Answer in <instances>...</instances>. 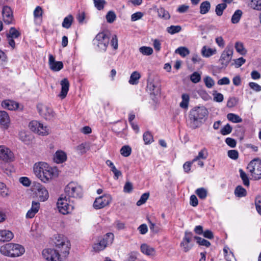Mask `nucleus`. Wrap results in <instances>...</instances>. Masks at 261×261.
Wrapping results in <instances>:
<instances>
[{"instance_id": "1", "label": "nucleus", "mask_w": 261, "mask_h": 261, "mask_svg": "<svg viewBox=\"0 0 261 261\" xmlns=\"http://www.w3.org/2000/svg\"><path fill=\"white\" fill-rule=\"evenodd\" d=\"M54 244L56 249H44L42 252L43 258L47 261H63L69 254L70 244L63 235L55 236Z\"/></svg>"}, {"instance_id": "2", "label": "nucleus", "mask_w": 261, "mask_h": 261, "mask_svg": "<svg viewBox=\"0 0 261 261\" xmlns=\"http://www.w3.org/2000/svg\"><path fill=\"white\" fill-rule=\"evenodd\" d=\"M208 115V111L204 107H198L193 109L189 114L191 126L195 129L202 123Z\"/></svg>"}, {"instance_id": "3", "label": "nucleus", "mask_w": 261, "mask_h": 261, "mask_svg": "<svg viewBox=\"0 0 261 261\" xmlns=\"http://www.w3.org/2000/svg\"><path fill=\"white\" fill-rule=\"evenodd\" d=\"M0 252L5 256L15 257L22 255L25 249L18 244L8 243L1 247Z\"/></svg>"}, {"instance_id": "4", "label": "nucleus", "mask_w": 261, "mask_h": 261, "mask_svg": "<svg viewBox=\"0 0 261 261\" xmlns=\"http://www.w3.org/2000/svg\"><path fill=\"white\" fill-rule=\"evenodd\" d=\"M65 193L64 196H66L69 199V202H73V199H78L82 197L83 189L80 185L71 182L66 186Z\"/></svg>"}, {"instance_id": "5", "label": "nucleus", "mask_w": 261, "mask_h": 261, "mask_svg": "<svg viewBox=\"0 0 261 261\" xmlns=\"http://www.w3.org/2000/svg\"><path fill=\"white\" fill-rule=\"evenodd\" d=\"M110 34L109 32L99 33L94 39V44L100 49L106 51L109 44Z\"/></svg>"}, {"instance_id": "6", "label": "nucleus", "mask_w": 261, "mask_h": 261, "mask_svg": "<svg viewBox=\"0 0 261 261\" xmlns=\"http://www.w3.org/2000/svg\"><path fill=\"white\" fill-rule=\"evenodd\" d=\"M247 169L254 179L261 178V160L258 159L252 160L248 165Z\"/></svg>"}, {"instance_id": "7", "label": "nucleus", "mask_w": 261, "mask_h": 261, "mask_svg": "<svg viewBox=\"0 0 261 261\" xmlns=\"http://www.w3.org/2000/svg\"><path fill=\"white\" fill-rule=\"evenodd\" d=\"M70 202H69V199L66 196H64L63 194L61 195L57 203L59 212L63 215L68 214L73 208V206L70 203Z\"/></svg>"}, {"instance_id": "8", "label": "nucleus", "mask_w": 261, "mask_h": 261, "mask_svg": "<svg viewBox=\"0 0 261 261\" xmlns=\"http://www.w3.org/2000/svg\"><path fill=\"white\" fill-rule=\"evenodd\" d=\"M29 126L32 131L39 135H47L50 132V129L47 126H44L43 124L37 121L30 122Z\"/></svg>"}, {"instance_id": "9", "label": "nucleus", "mask_w": 261, "mask_h": 261, "mask_svg": "<svg viewBox=\"0 0 261 261\" xmlns=\"http://www.w3.org/2000/svg\"><path fill=\"white\" fill-rule=\"evenodd\" d=\"M114 234L112 233H108L104 238L100 240L99 243L95 244L93 249L95 251H99L104 249L108 243H112L114 240Z\"/></svg>"}, {"instance_id": "10", "label": "nucleus", "mask_w": 261, "mask_h": 261, "mask_svg": "<svg viewBox=\"0 0 261 261\" xmlns=\"http://www.w3.org/2000/svg\"><path fill=\"white\" fill-rule=\"evenodd\" d=\"M112 201V197L109 195H103L96 198L93 203L95 209H100L108 205Z\"/></svg>"}, {"instance_id": "11", "label": "nucleus", "mask_w": 261, "mask_h": 261, "mask_svg": "<svg viewBox=\"0 0 261 261\" xmlns=\"http://www.w3.org/2000/svg\"><path fill=\"white\" fill-rule=\"evenodd\" d=\"M37 109L40 115L46 120H51L55 117V114L53 109L46 106L39 104L37 106Z\"/></svg>"}, {"instance_id": "12", "label": "nucleus", "mask_w": 261, "mask_h": 261, "mask_svg": "<svg viewBox=\"0 0 261 261\" xmlns=\"http://www.w3.org/2000/svg\"><path fill=\"white\" fill-rule=\"evenodd\" d=\"M233 54V49L231 47H226L221 54L219 61L222 65V68L226 67L231 60Z\"/></svg>"}, {"instance_id": "13", "label": "nucleus", "mask_w": 261, "mask_h": 261, "mask_svg": "<svg viewBox=\"0 0 261 261\" xmlns=\"http://www.w3.org/2000/svg\"><path fill=\"white\" fill-rule=\"evenodd\" d=\"M37 197L41 201H44L48 198L47 190L42 185L38 183L35 185L33 188Z\"/></svg>"}, {"instance_id": "14", "label": "nucleus", "mask_w": 261, "mask_h": 261, "mask_svg": "<svg viewBox=\"0 0 261 261\" xmlns=\"http://www.w3.org/2000/svg\"><path fill=\"white\" fill-rule=\"evenodd\" d=\"M193 233L191 232L186 231L185 233L183 240L180 243V246L182 247L185 252L189 251L193 246V245L190 244L193 238Z\"/></svg>"}, {"instance_id": "15", "label": "nucleus", "mask_w": 261, "mask_h": 261, "mask_svg": "<svg viewBox=\"0 0 261 261\" xmlns=\"http://www.w3.org/2000/svg\"><path fill=\"white\" fill-rule=\"evenodd\" d=\"M2 15L3 20L6 24H10L13 23L14 20L13 11L9 6H5L3 7Z\"/></svg>"}, {"instance_id": "16", "label": "nucleus", "mask_w": 261, "mask_h": 261, "mask_svg": "<svg viewBox=\"0 0 261 261\" xmlns=\"http://www.w3.org/2000/svg\"><path fill=\"white\" fill-rule=\"evenodd\" d=\"M48 64L50 69L54 71H58L63 68V64L61 61H56L53 55H49Z\"/></svg>"}, {"instance_id": "17", "label": "nucleus", "mask_w": 261, "mask_h": 261, "mask_svg": "<svg viewBox=\"0 0 261 261\" xmlns=\"http://www.w3.org/2000/svg\"><path fill=\"white\" fill-rule=\"evenodd\" d=\"M13 157L11 151L4 146H0V160L5 162L11 161Z\"/></svg>"}, {"instance_id": "18", "label": "nucleus", "mask_w": 261, "mask_h": 261, "mask_svg": "<svg viewBox=\"0 0 261 261\" xmlns=\"http://www.w3.org/2000/svg\"><path fill=\"white\" fill-rule=\"evenodd\" d=\"M53 169L47 165V168L44 169L43 172L41 174V176L38 177L40 180L44 182H47L51 179L53 176Z\"/></svg>"}, {"instance_id": "19", "label": "nucleus", "mask_w": 261, "mask_h": 261, "mask_svg": "<svg viewBox=\"0 0 261 261\" xmlns=\"http://www.w3.org/2000/svg\"><path fill=\"white\" fill-rule=\"evenodd\" d=\"M61 91L59 96L64 99L66 97L69 90V83L67 79L64 78L61 81Z\"/></svg>"}, {"instance_id": "20", "label": "nucleus", "mask_w": 261, "mask_h": 261, "mask_svg": "<svg viewBox=\"0 0 261 261\" xmlns=\"http://www.w3.org/2000/svg\"><path fill=\"white\" fill-rule=\"evenodd\" d=\"M40 208V203L38 202L33 201L32 203V207L29 210L27 214L26 217L27 218H33L35 214L38 212Z\"/></svg>"}, {"instance_id": "21", "label": "nucleus", "mask_w": 261, "mask_h": 261, "mask_svg": "<svg viewBox=\"0 0 261 261\" xmlns=\"http://www.w3.org/2000/svg\"><path fill=\"white\" fill-rule=\"evenodd\" d=\"M47 163L44 162H39L34 165V171L38 177L41 176V174L43 172L44 169L47 168Z\"/></svg>"}, {"instance_id": "22", "label": "nucleus", "mask_w": 261, "mask_h": 261, "mask_svg": "<svg viewBox=\"0 0 261 261\" xmlns=\"http://www.w3.org/2000/svg\"><path fill=\"white\" fill-rule=\"evenodd\" d=\"M13 237V233L9 230H0V242H8L10 241Z\"/></svg>"}, {"instance_id": "23", "label": "nucleus", "mask_w": 261, "mask_h": 261, "mask_svg": "<svg viewBox=\"0 0 261 261\" xmlns=\"http://www.w3.org/2000/svg\"><path fill=\"white\" fill-rule=\"evenodd\" d=\"M2 107L9 110H15L18 108V103L11 100H4L2 102Z\"/></svg>"}, {"instance_id": "24", "label": "nucleus", "mask_w": 261, "mask_h": 261, "mask_svg": "<svg viewBox=\"0 0 261 261\" xmlns=\"http://www.w3.org/2000/svg\"><path fill=\"white\" fill-rule=\"evenodd\" d=\"M19 139L25 144H30L32 140V136L29 133L21 130L19 133Z\"/></svg>"}, {"instance_id": "25", "label": "nucleus", "mask_w": 261, "mask_h": 261, "mask_svg": "<svg viewBox=\"0 0 261 261\" xmlns=\"http://www.w3.org/2000/svg\"><path fill=\"white\" fill-rule=\"evenodd\" d=\"M66 154L63 151H57L54 160L57 163H62L66 160Z\"/></svg>"}, {"instance_id": "26", "label": "nucleus", "mask_w": 261, "mask_h": 261, "mask_svg": "<svg viewBox=\"0 0 261 261\" xmlns=\"http://www.w3.org/2000/svg\"><path fill=\"white\" fill-rule=\"evenodd\" d=\"M141 250L142 252L147 255H154L155 251L154 248L151 247L147 244H144L141 246Z\"/></svg>"}, {"instance_id": "27", "label": "nucleus", "mask_w": 261, "mask_h": 261, "mask_svg": "<svg viewBox=\"0 0 261 261\" xmlns=\"http://www.w3.org/2000/svg\"><path fill=\"white\" fill-rule=\"evenodd\" d=\"M147 88L149 89L151 94L154 95H157L160 93L159 87L155 85L152 82L148 81Z\"/></svg>"}, {"instance_id": "28", "label": "nucleus", "mask_w": 261, "mask_h": 261, "mask_svg": "<svg viewBox=\"0 0 261 261\" xmlns=\"http://www.w3.org/2000/svg\"><path fill=\"white\" fill-rule=\"evenodd\" d=\"M10 122V118L5 111H0V124L7 125Z\"/></svg>"}, {"instance_id": "29", "label": "nucleus", "mask_w": 261, "mask_h": 261, "mask_svg": "<svg viewBox=\"0 0 261 261\" xmlns=\"http://www.w3.org/2000/svg\"><path fill=\"white\" fill-rule=\"evenodd\" d=\"M211 8V4L208 1H204L201 3L200 5V13L205 14L208 12Z\"/></svg>"}, {"instance_id": "30", "label": "nucleus", "mask_w": 261, "mask_h": 261, "mask_svg": "<svg viewBox=\"0 0 261 261\" xmlns=\"http://www.w3.org/2000/svg\"><path fill=\"white\" fill-rule=\"evenodd\" d=\"M20 36V33L14 27H11L9 32L6 34L7 38H17Z\"/></svg>"}, {"instance_id": "31", "label": "nucleus", "mask_w": 261, "mask_h": 261, "mask_svg": "<svg viewBox=\"0 0 261 261\" xmlns=\"http://www.w3.org/2000/svg\"><path fill=\"white\" fill-rule=\"evenodd\" d=\"M234 195L238 197H245L247 195V191L241 186H238L234 192Z\"/></svg>"}, {"instance_id": "32", "label": "nucleus", "mask_w": 261, "mask_h": 261, "mask_svg": "<svg viewBox=\"0 0 261 261\" xmlns=\"http://www.w3.org/2000/svg\"><path fill=\"white\" fill-rule=\"evenodd\" d=\"M182 101L179 104L180 108L187 109L188 108V105L189 102V95L188 94L184 93L181 95Z\"/></svg>"}, {"instance_id": "33", "label": "nucleus", "mask_w": 261, "mask_h": 261, "mask_svg": "<svg viewBox=\"0 0 261 261\" xmlns=\"http://www.w3.org/2000/svg\"><path fill=\"white\" fill-rule=\"evenodd\" d=\"M216 49L207 48L206 46H204L201 50V54L203 57H209L216 54Z\"/></svg>"}, {"instance_id": "34", "label": "nucleus", "mask_w": 261, "mask_h": 261, "mask_svg": "<svg viewBox=\"0 0 261 261\" xmlns=\"http://www.w3.org/2000/svg\"><path fill=\"white\" fill-rule=\"evenodd\" d=\"M158 16L165 20H168L170 18L169 12L165 10L164 8L160 7L157 10Z\"/></svg>"}, {"instance_id": "35", "label": "nucleus", "mask_w": 261, "mask_h": 261, "mask_svg": "<svg viewBox=\"0 0 261 261\" xmlns=\"http://www.w3.org/2000/svg\"><path fill=\"white\" fill-rule=\"evenodd\" d=\"M73 17L71 15H69L66 17L62 22V27L66 29H69L73 22Z\"/></svg>"}, {"instance_id": "36", "label": "nucleus", "mask_w": 261, "mask_h": 261, "mask_svg": "<svg viewBox=\"0 0 261 261\" xmlns=\"http://www.w3.org/2000/svg\"><path fill=\"white\" fill-rule=\"evenodd\" d=\"M141 75L137 71H134L130 77L129 80V84L132 85H136L138 83V80L140 78Z\"/></svg>"}, {"instance_id": "37", "label": "nucleus", "mask_w": 261, "mask_h": 261, "mask_svg": "<svg viewBox=\"0 0 261 261\" xmlns=\"http://www.w3.org/2000/svg\"><path fill=\"white\" fill-rule=\"evenodd\" d=\"M242 15V12L240 10H237L233 14L231 21L232 23L235 24L239 22L240 18Z\"/></svg>"}, {"instance_id": "38", "label": "nucleus", "mask_w": 261, "mask_h": 261, "mask_svg": "<svg viewBox=\"0 0 261 261\" xmlns=\"http://www.w3.org/2000/svg\"><path fill=\"white\" fill-rule=\"evenodd\" d=\"M239 172L240 174V177L243 180L244 185L248 187L250 185V181L248 176L242 169L239 170Z\"/></svg>"}, {"instance_id": "39", "label": "nucleus", "mask_w": 261, "mask_h": 261, "mask_svg": "<svg viewBox=\"0 0 261 261\" xmlns=\"http://www.w3.org/2000/svg\"><path fill=\"white\" fill-rule=\"evenodd\" d=\"M227 118L229 121L233 123H240L242 122V119L239 116L233 113L228 114Z\"/></svg>"}, {"instance_id": "40", "label": "nucleus", "mask_w": 261, "mask_h": 261, "mask_svg": "<svg viewBox=\"0 0 261 261\" xmlns=\"http://www.w3.org/2000/svg\"><path fill=\"white\" fill-rule=\"evenodd\" d=\"M195 193L197 195L199 198L201 199H204L207 195V192L206 190L203 188L197 189L195 191Z\"/></svg>"}, {"instance_id": "41", "label": "nucleus", "mask_w": 261, "mask_h": 261, "mask_svg": "<svg viewBox=\"0 0 261 261\" xmlns=\"http://www.w3.org/2000/svg\"><path fill=\"white\" fill-rule=\"evenodd\" d=\"M175 53L178 54L182 57H185L190 54V51L186 47H179L175 50Z\"/></svg>"}, {"instance_id": "42", "label": "nucleus", "mask_w": 261, "mask_h": 261, "mask_svg": "<svg viewBox=\"0 0 261 261\" xmlns=\"http://www.w3.org/2000/svg\"><path fill=\"white\" fill-rule=\"evenodd\" d=\"M227 5L225 3L218 4L216 7L215 12L216 14L220 16L223 14V11L226 8Z\"/></svg>"}, {"instance_id": "43", "label": "nucleus", "mask_w": 261, "mask_h": 261, "mask_svg": "<svg viewBox=\"0 0 261 261\" xmlns=\"http://www.w3.org/2000/svg\"><path fill=\"white\" fill-rule=\"evenodd\" d=\"M249 5L253 9L261 11V0H251Z\"/></svg>"}, {"instance_id": "44", "label": "nucleus", "mask_w": 261, "mask_h": 261, "mask_svg": "<svg viewBox=\"0 0 261 261\" xmlns=\"http://www.w3.org/2000/svg\"><path fill=\"white\" fill-rule=\"evenodd\" d=\"M93 3L95 7L99 11L103 10L107 4L105 0H93Z\"/></svg>"}, {"instance_id": "45", "label": "nucleus", "mask_w": 261, "mask_h": 261, "mask_svg": "<svg viewBox=\"0 0 261 261\" xmlns=\"http://www.w3.org/2000/svg\"><path fill=\"white\" fill-rule=\"evenodd\" d=\"M207 156V153L206 152V149L205 148H203L199 152L198 155L192 160V162H195L199 160L200 159H206Z\"/></svg>"}, {"instance_id": "46", "label": "nucleus", "mask_w": 261, "mask_h": 261, "mask_svg": "<svg viewBox=\"0 0 261 261\" xmlns=\"http://www.w3.org/2000/svg\"><path fill=\"white\" fill-rule=\"evenodd\" d=\"M132 152V149L128 145H125L122 146L120 149V153L122 155L125 157L128 156Z\"/></svg>"}, {"instance_id": "47", "label": "nucleus", "mask_w": 261, "mask_h": 261, "mask_svg": "<svg viewBox=\"0 0 261 261\" xmlns=\"http://www.w3.org/2000/svg\"><path fill=\"white\" fill-rule=\"evenodd\" d=\"M181 30V27L180 25H171L167 28L168 33L170 34H174L179 32Z\"/></svg>"}, {"instance_id": "48", "label": "nucleus", "mask_w": 261, "mask_h": 261, "mask_svg": "<svg viewBox=\"0 0 261 261\" xmlns=\"http://www.w3.org/2000/svg\"><path fill=\"white\" fill-rule=\"evenodd\" d=\"M139 51L143 55L149 56L153 53V49L150 47L142 46L139 48Z\"/></svg>"}, {"instance_id": "49", "label": "nucleus", "mask_w": 261, "mask_h": 261, "mask_svg": "<svg viewBox=\"0 0 261 261\" xmlns=\"http://www.w3.org/2000/svg\"><path fill=\"white\" fill-rule=\"evenodd\" d=\"M106 18L107 22L111 23L116 20V15L114 11H110L107 13Z\"/></svg>"}, {"instance_id": "50", "label": "nucleus", "mask_w": 261, "mask_h": 261, "mask_svg": "<svg viewBox=\"0 0 261 261\" xmlns=\"http://www.w3.org/2000/svg\"><path fill=\"white\" fill-rule=\"evenodd\" d=\"M143 138L145 144H150L153 141V136L149 132H145Z\"/></svg>"}, {"instance_id": "51", "label": "nucleus", "mask_w": 261, "mask_h": 261, "mask_svg": "<svg viewBox=\"0 0 261 261\" xmlns=\"http://www.w3.org/2000/svg\"><path fill=\"white\" fill-rule=\"evenodd\" d=\"M235 48L241 55H244L246 54V50L245 49L244 45L241 42H237L235 44Z\"/></svg>"}, {"instance_id": "52", "label": "nucleus", "mask_w": 261, "mask_h": 261, "mask_svg": "<svg viewBox=\"0 0 261 261\" xmlns=\"http://www.w3.org/2000/svg\"><path fill=\"white\" fill-rule=\"evenodd\" d=\"M194 238L196 240L197 243L200 245L205 246L206 247H209L211 245V243L209 241L199 237L195 236Z\"/></svg>"}, {"instance_id": "53", "label": "nucleus", "mask_w": 261, "mask_h": 261, "mask_svg": "<svg viewBox=\"0 0 261 261\" xmlns=\"http://www.w3.org/2000/svg\"><path fill=\"white\" fill-rule=\"evenodd\" d=\"M149 196V193H145L143 194L140 199L137 201V205L138 206H140L144 203H145L146 201V200L148 199Z\"/></svg>"}, {"instance_id": "54", "label": "nucleus", "mask_w": 261, "mask_h": 261, "mask_svg": "<svg viewBox=\"0 0 261 261\" xmlns=\"http://www.w3.org/2000/svg\"><path fill=\"white\" fill-rule=\"evenodd\" d=\"M232 127L228 123L222 128L221 129V134L224 136L227 135L229 134L232 132Z\"/></svg>"}, {"instance_id": "55", "label": "nucleus", "mask_w": 261, "mask_h": 261, "mask_svg": "<svg viewBox=\"0 0 261 261\" xmlns=\"http://www.w3.org/2000/svg\"><path fill=\"white\" fill-rule=\"evenodd\" d=\"M255 205L257 212L261 215V196L258 195L256 197Z\"/></svg>"}, {"instance_id": "56", "label": "nucleus", "mask_w": 261, "mask_h": 261, "mask_svg": "<svg viewBox=\"0 0 261 261\" xmlns=\"http://www.w3.org/2000/svg\"><path fill=\"white\" fill-rule=\"evenodd\" d=\"M190 80L193 83H197L201 80V75L198 72H194L191 75Z\"/></svg>"}, {"instance_id": "57", "label": "nucleus", "mask_w": 261, "mask_h": 261, "mask_svg": "<svg viewBox=\"0 0 261 261\" xmlns=\"http://www.w3.org/2000/svg\"><path fill=\"white\" fill-rule=\"evenodd\" d=\"M238 103V99L236 97L230 98L227 102V107L228 108H233Z\"/></svg>"}, {"instance_id": "58", "label": "nucleus", "mask_w": 261, "mask_h": 261, "mask_svg": "<svg viewBox=\"0 0 261 261\" xmlns=\"http://www.w3.org/2000/svg\"><path fill=\"white\" fill-rule=\"evenodd\" d=\"M8 189L3 182H0V195L5 197L8 195Z\"/></svg>"}, {"instance_id": "59", "label": "nucleus", "mask_w": 261, "mask_h": 261, "mask_svg": "<svg viewBox=\"0 0 261 261\" xmlns=\"http://www.w3.org/2000/svg\"><path fill=\"white\" fill-rule=\"evenodd\" d=\"M228 156L232 160H237L239 157L238 151L236 150H230L227 152Z\"/></svg>"}, {"instance_id": "60", "label": "nucleus", "mask_w": 261, "mask_h": 261, "mask_svg": "<svg viewBox=\"0 0 261 261\" xmlns=\"http://www.w3.org/2000/svg\"><path fill=\"white\" fill-rule=\"evenodd\" d=\"M204 82L205 86L208 88H212L215 84L214 80L209 76L205 77L204 79Z\"/></svg>"}, {"instance_id": "61", "label": "nucleus", "mask_w": 261, "mask_h": 261, "mask_svg": "<svg viewBox=\"0 0 261 261\" xmlns=\"http://www.w3.org/2000/svg\"><path fill=\"white\" fill-rule=\"evenodd\" d=\"M111 45L113 46V48L115 50L118 49V38L116 35H114L112 36L111 41Z\"/></svg>"}, {"instance_id": "62", "label": "nucleus", "mask_w": 261, "mask_h": 261, "mask_svg": "<svg viewBox=\"0 0 261 261\" xmlns=\"http://www.w3.org/2000/svg\"><path fill=\"white\" fill-rule=\"evenodd\" d=\"M214 100L218 102H221L223 100V95L220 93H217L216 91L213 94Z\"/></svg>"}, {"instance_id": "63", "label": "nucleus", "mask_w": 261, "mask_h": 261, "mask_svg": "<svg viewBox=\"0 0 261 261\" xmlns=\"http://www.w3.org/2000/svg\"><path fill=\"white\" fill-rule=\"evenodd\" d=\"M143 16V13L141 12H137L133 14L131 16V20L132 21H137L141 19Z\"/></svg>"}, {"instance_id": "64", "label": "nucleus", "mask_w": 261, "mask_h": 261, "mask_svg": "<svg viewBox=\"0 0 261 261\" xmlns=\"http://www.w3.org/2000/svg\"><path fill=\"white\" fill-rule=\"evenodd\" d=\"M137 258V253L136 252H131L128 255L126 261H135Z\"/></svg>"}]
</instances>
